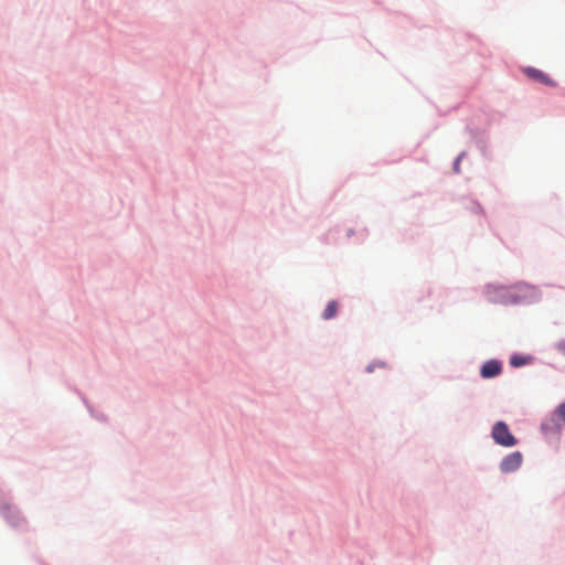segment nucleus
<instances>
[{"label":"nucleus","mask_w":565,"mask_h":565,"mask_svg":"<svg viewBox=\"0 0 565 565\" xmlns=\"http://www.w3.org/2000/svg\"><path fill=\"white\" fill-rule=\"evenodd\" d=\"M476 146V148L480 151V154L483 159H491V152L489 151V134L487 129H481L479 134H477L471 139Z\"/></svg>","instance_id":"9"},{"label":"nucleus","mask_w":565,"mask_h":565,"mask_svg":"<svg viewBox=\"0 0 565 565\" xmlns=\"http://www.w3.org/2000/svg\"><path fill=\"white\" fill-rule=\"evenodd\" d=\"M34 559L35 562L39 564V565H50L47 562H45L43 558H41L40 556H34Z\"/></svg>","instance_id":"21"},{"label":"nucleus","mask_w":565,"mask_h":565,"mask_svg":"<svg viewBox=\"0 0 565 565\" xmlns=\"http://www.w3.org/2000/svg\"><path fill=\"white\" fill-rule=\"evenodd\" d=\"M461 107V103H458L454 106H451L450 108L447 109V113H454V111H457L459 110V108Z\"/></svg>","instance_id":"19"},{"label":"nucleus","mask_w":565,"mask_h":565,"mask_svg":"<svg viewBox=\"0 0 565 565\" xmlns=\"http://www.w3.org/2000/svg\"><path fill=\"white\" fill-rule=\"evenodd\" d=\"M72 390L74 393H76L78 395L82 403L84 404L87 412L89 413L90 417H93L94 419H96L97 422H100V423L108 422V416L104 412L97 411L84 393H82L77 387H74Z\"/></svg>","instance_id":"10"},{"label":"nucleus","mask_w":565,"mask_h":565,"mask_svg":"<svg viewBox=\"0 0 565 565\" xmlns=\"http://www.w3.org/2000/svg\"><path fill=\"white\" fill-rule=\"evenodd\" d=\"M425 99L434 107L436 106V104L428 96H425Z\"/></svg>","instance_id":"23"},{"label":"nucleus","mask_w":565,"mask_h":565,"mask_svg":"<svg viewBox=\"0 0 565 565\" xmlns=\"http://www.w3.org/2000/svg\"><path fill=\"white\" fill-rule=\"evenodd\" d=\"M468 156L467 150L460 151L452 160L451 162V171L455 174H460L461 172V162L462 160Z\"/></svg>","instance_id":"12"},{"label":"nucleus","mask_w":565,"mask_h":565,"mask_svg":"<svg viewBox=\"0 0 565 565\" xmlns=\"http://www.w3.org/2000/svg\"><path fill=\"white\" fill-rule=\"evenodd\" d=\"M435 108L437 109V113L440 117H445L449 114L447 113V110H441L437 105L435 106Z\"/></svg>","instance_id":"22"},{"label":"nucleus","mask_w":565,"mask_h":565,"mask_svg":"<svg viewBox=\"0 0 565 565\" xmlns=\"http://www.w3.org/2000/svg\"><path fill=\"white\" fill-rule=\"evenodd\" d=\"M522 74L533 83L541 84L547 87L555 88L558 83L545 71L532 65L521 67Z\"/></svg>","instance_id":"4"},{"label":"nucleus","mask_w":565,"mask_h":565,"mask_svg":"<svg viewBox=\"0 0 565 565\" xmlns=\"http://www.w3.org/2000/svg\"><path fill=\"white\" fill-rule=\"evenodd\" d=\"M340 307H341V303L338 299H330L326 303V306L320 315L321 319L324 321L335 319L339 316Z\"/></svg>","instance_id":"11"},{"label":"nucleus","mask_w":565,"mask_h":565,"mask_svg":"<svg viewBox=\"0 0 565 565\" xmlns=\"http://www.w3.org/2000/svg\"><path fill=\"white\" fill-rule=\"evenodd\" d=\"M554 348L565 356V339L558 340Z\"/></svg>","instance_id":"17"},{"label":"nucleus","mask_w":565,"mask_h":565,"mask_svg":"<svg viewBox=\"0 0 565 565\" xmlns=\"http://www.w3.org/2000/svg\"><path fill=\"white\" fill-rule=\"evenodd\" d=\"M540 431L545 436H547L548 434H554L553 424L551 425L546 422H542L540 424Z\"/></svg>","instance_id":"15"},{"label":"nucleus","mask_w":565,"mask_h":565,"mask_svg":"<svg viewBox=\"0 0 565 565\" xmlns=\"http://www.w3.org/2000/svg\"><path fill=\"white\" fill-rule=\"evenodd\" d=\"M490 438L494 445L503 448H513L520 444V438L512 433L510 425L503 419L495 420L492 424Z\"/></svg>","instance_id":"2"},{"label":"nucleus","mask_w":565,"mask_h":565,"mask_svg":"<svg viewBox=\"0 0 565 565\" xmlns=\"http://www.w3.org/2000/svg\"><path fill=\"white\" fill-rule=\"evenodd\" d=\"M551 422L553 423L554 435L559 440L562 433L565 430V399L551 412Z\"/></svg>","instance_id":"7"},{"label":"nucleus","mask_w":565,"mask_h":565,"mask_svg":"<svg viewBox=\"0 0 565 565\" xmlns=\"http://www.w3.org/2000/svg\"><path fill=\"white\" fill-rule=\"evenodd\" d=\"M388 363L384 360L374 359L371 361L364 369V372L371 374L375 371V369H386Z\"/></svg>","instance_id":"13"},{"label":"nucleus","mask_w":565,"mask_h":565,"mask_svg":"<svg viewBox=\"0 0 565 565\" xmlns=\"http://www.w3.org/2000/svg\"><path fill=\"white\" fill-rule=\"evenodd\" d=\"M470 204L471 205H470L469 210L471 211V213H473L476 215L484 214V209L478 200L471 199Z\"/></svg>","instance_id":"14"},{"label":"nucleus","mask_w":565,"mask_h":565,"mask_svg":"<svg viewBox=\"0 0 565 565\" xmlns=\"http://www.w3.org/2000/svg\"><path fill=\"white\" fill-rule=\"evenodd\" d=\"M356 234L355 230L353 227H350L347 230V233H345V236L348 238H351L352 236H354Z\"/></svg>","instance_id":"20"},{"label":"nucleus","mask_w":565,"mask_h":565,"mask_svg":"<svg viewBox=\"0 0 565 565\" xmlns=\"http://www.w3.org/2000/svg\"><path fill=\"white\" fill-rule=\"evenodd\" d=\"M0 515L13 529H20L26 523L24 516L18 507L11 504L4 497V492L0 487Z\"/></svg>","instance_id":"3"},{"label":"nucleus","mask_w":565,"mask_h":565,"mask_svg":"<svg viewBox=\"0 0 565 565\" xmlns=\"http://www.w3.org/2000/svg\"><path fill=\"white\" fill-rule=\"evenodd\" d=\"M561 94H562L563 96H565V87H562V88H561Z\"/></svg>","instance_id":"24"},{"label":"nucleus","mask_w":565,"mask_h":565,"mask_svg":"<svg viewBox=\"0 0 565 565\" xmlns=\"http://www.w3.org/2000/svg\"><path fill=\"white\" fill-rule=\"evenodd\" d=\"M481 129H482V128H480V127H473V126H471V125H469V124H467V125L465 126V131H466V132H468V134L470 135L471 139H472L477 134H479V131H480Z\"/></svg>","instance_id":"16"},{"label":"nucleus","mask_w":565,"mask_h":565,"mask_svg":"<svg viewBox=\"0 0 565 565\" xmlns=\"http://www.w3.org/2000/svg\"><path fill=\"white\" fill-rule=\"evenodd\" d=\"M536 361V356L532 353L514 351L509 356V365L512 369H521L532 365Z\"/></svg>","instance_id":"8"},{"label":"nucleus","mask_w":565,"mask_h":565,"mask_svg":"<svg viewBox=\"0 0 565 565\" xmlns=\"http://www.w3.org/2000/svg\"><path fill=\"white\" fill-rule=\"evenodd\" d=\"M367 236H369V231H367V228H363L362 231H360V232L358 233L359 243H360V244H361V243H363V242L366 239V237H367Z\"/></svg>","instance_id":"18"},{"label":"nucleus","mask_w":565,"mask_h":565,"mask_svg":"<svg viewBox=\"0 0 565 565\" xmlns=\"http://www.w3.org/2000/svg\"><path fill=\"white\" fill-rule=\"evenodd\" d=\"M504 364L499 358H491L483 361L479 366V376L482 380H493L503 373Z\"/></svg>","instance_id":"5"},{"label":"nucleus","mask_w":565,"mask_h":565,"mask_svg":"<svg viewBox=\"0 0 565 565\" xmlns=\"http://www.w3.org/2000/svg\"><path fill=\"white\" fill-rule=\"evenodd\" d=\"M524 456L522 451L514 450L505 455L499 462V470L503 475L516 472L523 465Z\"/></svg>","instance_id":"6"},{"label":"nucleus","mask_w":565,"mask_h":565,"mask_svg":"<svg viewBox=\"0 0 565 565\" xmlns=\"http://www.w3.org/2000/svg\"><path fill=\"white\" fill-rule=\"evenodd\" d=\"M486 297L489 302L497 305H533L542 299L541 290L532 285L525 289L513 290L504 285L487 284Z\"/></svg>","instance_id":"1"}]
</instances>
